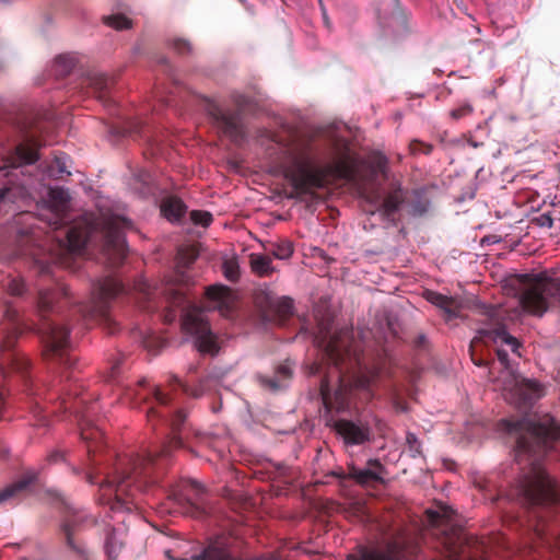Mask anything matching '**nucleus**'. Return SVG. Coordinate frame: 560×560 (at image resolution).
<instances>
[{
  "label": "nucleus",
  "instance_id": "obj_1",
  "mask_svg": "<svg viewBox=\"0 0 560 560\" xmlns=\"http://www.w3.org/2000/svg\"><path fill=\"white\" fill-rule=\"evenodd\" d=\"M330 319L318 320V331L314 337L315 345L324 351L327 360L334 365V373L322 381L320 394L325 405L329 404L332 383H338L336 395H342L349 387L369 389L380 375V369L361 366L359 358L360 345L354 339L351 328L331 331Z\"/></svg>",
  "mask_w": 560,
  "mask_h": 560
},
{
  "label": "nucleus",
  "instance_id": "obj_2",
  "mask_svg": "<svg viewBox=\"0 0 560 560\" xmlns=\"http://www.w3.org/2000/svg\"><path fill=\"white\" fill-rule=\"evenodd\" d=\"M284 177L302 190L323 188L331 180L348 179L352 176L350 158L343 152L335 161L319 165L318 155L311 147H303L290 153L282 166Z\"/></svg>",
  "mask_w": 560,
  "mask_h": 560
},
{
  "label": "nucleus",
  "instance_id": "obj_3",
  "mask_svg": "<svg viewBox=\"0 0 560 560\" xmlns=\"http://www.w3.org/2000/svg\"><path fill=\"white\" fill-rule=\"evenodd\" d=\"M150 462L151 458L149 457H130L120 464L113 479H106L101 483L98 500L101 503L109 505L113 513L110 517L116 525L125 523V517H121V514L130 513L133 509H137V504L127 500L125 495H133L130 493L131 487H136L138 490L142 489L139 479L145 474Z\"/></svg>",
  "mask_w": 560,
  "mask_h": 560
},
{
  "label": "nucleus",
  "instance_id": "obj_4",
  "mask_svg": "<svg viewBox=\"0 0 560 560\" xmlns=\"http://www.w3.org/2000/svg\"><path fill=\"white\" fill-rule=\"evenodd\" d=\"M206 295L208 299L206 310L195 305L187 307L183 316L182 327L184 331L195 338V346L198 351L215 354L219 348L205 313L206 311L217 310L222 316L226 317L232 311L235 298L231 289L222 284L210 285Z\"/></svg>",
  "mask_w": 560,
  "mask_h": 560
},
{
  "label": "nucleus",
  "instance_id": "obj_5",
  "mask_svg": "<svg viewBox=\"0 0 560 560\" xmlns=\"http://www.w3.org/2000/svg\"><path fill=\"white\" fill-rule=\"evenodd\" d=\"M130 225L131 222L120 215L103 217L102 220H96L94 214L85 213L68 229L66 246L69 252L79 254L94 234L101 232L106 247L121 257L126 252L124 230Z\"/></svg>",
  "mask_w": 560,
  "mask_h": 560
},
{
  "label": "nucleus",
  "instance_id": "obj_6",
  "mask_svg": "<svg viewBox=\"0 0 560 560\" xmlns=\"http://www.w3.org/2000/svg\"><path fill=\"white\" fill-rule=\"evenodd\" d=\"M529 472L521 481V493L532 504H549L557 502L559 492L555 480L545 468L535 460Z\"/></svg>",
  "mask_w": 560,
  "mask_h": 560
},
{
  "label": "nucleus",
  "instance_id": "obj_7",
  "mask_svg": "<svg viewBox=\"0 0 560 560\" xmlns=\"http://www.w3.org/2000/svg\"><path fill=\"white\" fill-rule=\"evenodd\" d=\"M71 197L62 187H50L46 196L38 202L37 211L40 220L54 229L68 222L70 218Z\"/></svg>",
  "mask_w": 560,
  "mask_h": 560
},
{
  "label": "nucleus",
  "instance_id": "obj_8",
  "mask_svg": "<svg viewBox=\"0 0 560 560\" xmlns=\"http://www.w3.org/2000/svg\"><path fill=\"white\" fill-rule=\"evenodd\" d=\"M503 423L510 432L526 431L544 448L547 447L549 441L560 438V428L556 424L553 418L548 415L538 420L523 419L516 422L504 420Z\"/></svg>",
  "mask_w": 560,
  "mask_h": 560
},
{
  "label": "nucleus",
  "instance_id": "obj_9",
  "mask_svg": "<svg viewBox=\"0 0 560 560\" xmlns=\"http://www.w3.org/2000/svg\"><path fill=\"white\" fill-rule=\"evenodd\" d=\"M502 394L505 400L522 406L542 397L545 388L536 381L521 380L514 373H509Z\"/></svg>",
  "mask_w": 560,
  "mask_h": 560
},
{
  "label": "nucleus",
  "instance_id": "obj_10",
  "mask_svg": "<svg viewBox=\"0 0 560 560\" xmlns=\"http://www.w3.org/2000/svg\"><path fill=\"white\" fill-rule=\"evenodd\" d=\"M38 331L45 345L46 355L58 358L61 363L68 364L67 350L70 347L68 329L51 322H43Z\"/></svg>",
  "mask_w": 560,
  "mask_h": 560
},
{
  "label": "nucleus",
  "instance_id": "obj_11",
  "mask_svg": "<svg viewBox=\"0 0 560 560\" xmlns=\"http://www.w3.org/2000/svg\"><path fill=\"white\" fill-rule=\"evenodd\" d=\"M555 289V283L536 282L521 294L520 305L528 314L542 316L548 308V296L552 294Z\"/></svg>",
  "mask_w": 560,
  "mask_h": 560
},
{
  "label": "nucleus",
  "instance_id": "obj_12",
  "mask_svg": "<svg viewBox=\"0 0 560 560\" xmlns=\"http://www.w3.org/2000/svg\"><path fill=\"white\" fill-rule=\"evenodd\" d=\"M93 523L94 520L90 517L83 510L67 506V511L61 524V529L67 538L68 546L78 551L79 553H83V547L74 544L73 536L80 533L81 530L88 528Z\"/></svg>",
  "mask_w": 560,
  "mask_h": 560
},
{
  "label": "nucleus",
  "instance_id": "obj_13",
  "mask_svg": "<svg viewBox=\"0 0 560 560\" xmlns=\"http://www.w3.org/2000/svg\"><path fill=\"white\" fill-rule=\"evenodd\" d=\"M478 334L480 338H487L498 346V359L504 369L509 370L511 368L509 362V354L502 347L506 346L513 353H517L520 348V341L517 338L512 336L504 326H499L495 328H481L478 330Z\"/></svg>",
  "mask_w": 560,
  "mask_h": 560
},
{
  "label": "nucleus",
  "instance_id": "obj_14",
  "mask_svg": "<svg viewBox=\"0 0 560 560\" xmlns=\"http://www.w3.org/2000/svg\"><path fill=\"white\" fill-rule=\"evenodd\" d=\"M194 490L196 494L201 491V487L196 482L191 481L184 486L180 490H174L167 498V502L161 506V513H175V514H190L192 503L188 497V492Z\"/></svg>",
  "mask_w": 560,
  "mask_h": 560
},
{
  "label": "nucleus",
  "instance_id": "obj_15",
  "mask_svg": "<svg viewBox=\"0 0 560 560\" xmlns=\"http://www.w3.org/2000/svg\"><path fill=\"white\" fill-rule=\"evenodd\" d=\"M121 290L122 285L116 278L108 277L101 280L94 289L95 301L91 313L104 315L108 302L117 296Z\"/></svg>",
  "mask_w": 560,
  "mask_h": 560
},
{
  "label": "nucleus",
  "instance_id": "obj_16",
  "mask_svg": "<svg viewBox=\"0 0 560 560\" xmlns=\"http://www.w3.org/2000/svg\"><path fill=\"white\" fill-rule=\"evenodd\" d=\"M190 560H236L231 550V540L226 536L211 539L202 553L191 556Z\"/></svg>",
  "mask_w": 560,
  "mask_h": 560
},
{
  "label": "nucleus",
  "instance_id": "obj_17",
  "mask_svg": "<svg viewBox=\"0 0 560 560\" xmlns=\"http://www.w3.org/2000/svg\"><path fill=\"white\" fill-rule=\"evenodd\" d=\"M347 560H409L405 550L397 544L385 549H362L359 556L350 555Z\"/></svg>",
  "mask_w": 560,
  "mask_h": 560
},
{
  "label": "nucleus",
  "instance_id": "obj_18",
  "mask_svg": "<svg viewBox=\"0 0 560 560\" xmlns=\"http://www.w3.org/2000/svg\"><path fill=\"white\" fill-rule=\"evenodd\" d=\"M38 160L36 143H23L15 148L14 153L5 160L0 172L7 168H16L25 164H33Z\"/></svg>",
  "mask_w": 560,
  "mask_h": 560
},
{
  "label": "nucleus",
  "instance_id": "obj_19",
  "mask_svg": "<svg viewBox=\"0 0 560 560\" xmlns=\"http://www.w3.org/2000/svg\"><path fill=\"white\" fill-rule=\"evenodd\" d=\"M336 430L347 444H361L370 435L368 427L347 420L338 421Z\"/></svg>",
  "mask_w": 560,
  "mask_h": 560
},
{
  "label": "nucleus",
  "instance_id": "obj_20",
  "mask_svg": "<svg viewBox=\"0 0 560 560\" xmlns=\"http://www.w3.org/2000/svg\"><path fill=\"white\" fill-rule=\"evenodd\" d=\"M382 475L383 466L377 460H370L366 468L351 466L349 469V476L363 486L382 481Z\"/></svg>",
  "mask_w": 560,
  "mask_h": 560
},
{
  "label": "nucleus",
  "instance_id": "obj_21",
  "mask_svg": "<svg viewBox=\"0 0 560 560\" xmlns=\"http://www.w3.org/2000/svg\"><path fill=\"white\" fill-rule=\"evenodd\" d=\"M218 127L229 137L236 139L240 136V119L238 116L223 110L221 108H213L211 112Z\"/></svg>",
  "mask_w": 560,
  "mask_h": 560
},
{
  "label": "nucleus",
  "instance_id": "obj_22",
  "mask_svg": "<svg viewBox=\"0 0 560 560\" xmlns=\"http://www.w3.org/2000/svg\"><path fill=\"white\" fill-rule=\"evenodd\" d=\"M120 535L121 530L119 527L109 524L105 526L104 549L109 560H116L124 546Z\"/></svg>",
  "mask_w": 560,
  "mask_h": 560
},
{
  "label": "nucleus",
  "instance_id": "obj_23",
  "mask_svg": "<svg viewBox=\"0 0 560 560\" xmlns=\"http://www.w3.org/2000/svg\"><path fill=\"white\" fill-rule=\"evenodd\" d=\"M424 298L428 302L435 305L436 307L441 308L443 313L445 314L446 319H452L456 317V312L453 310L454 306V299L443 295L441 293L434 292V291H427L424 293Z\"/></svg>",
  "mask_w": 560,
  "mask_h": 560
},
{
  "label": "nucleus",
  "instance_id": "obj_24",
  "mask_svg": "<svg viewBox=\"0 0 560 560\" xmlns=\"http://www.w3.org/2000/svg\"><path fill=\"white\" fill-rule=\"evenodd\" d=\"M402 200V191L398 189L389 192L386 197H384V199L381 201H375L374 203L378 212H382L384 215L389 218L399 209Z\"/></svg>",
  "mask_w": 560,
  "mask_h": 560
},
{
  "label": "nucleus",
  "instance_id": "obj_25",
  "mask_svg": "<svg viewBox=\"0 0 560 560\" xmlns=\"http://www.w3.org/2000/svg\"><path fill=\"white\" fill-rule=\"evenodd\" d=\"M186 210L185 205L178 198H167L161 205L162 215L170 222H178Z\"/></svg>",
  "mask_w": 560,
  "mask_h": 560
},
{
  "label": "nucleus",
  "instance_id": "obj_26",
  "mask_svg": "<svg viewBox=\"0 0 560 560\" xmlns=\"http://www.w3.org/2000/svg\"><path fill=\"white\" fill-rule=\"evenodd\" d=\"M428 517L432 525L442 526L452 523L454 511L448 506H441L436 510H428Z\"/></svg>",
  "mask_w": 560,
  "mask_h": 560
},
{
  "label": "nucleus",
  "instance_id": "obj_27",
  "mask_svg": "<svg viewBox=\"0 0 560 560\" xmlns=\"http://www.w3.org/2000/svg\"><path fill=\"white\" fill-rule=\"evenodd\" d=\"M250 266L253 271L261 277L268 276L273 271L271 258L266 255L252 254Z\"/></svg>",
  "mask_w": 560,
  "mask_h": 560
},
{
  "label": "nucleus",
  "instance_id": "obj_28",
  "mask_svg": "<svg viewBox=\"0 0 560 560\" xmlns=\"http://www.w3.org/2000/svg\"><path fill=\"white\" fill-rule=\"evenodd\" d=\"M35 479V475H30L23 478L22 480L0 490V503L5 502L10 498H12L18 491L26 488L30 483H32Z\"/></svg>",
  "mask_w": 560,
  "mask_h": 560
},
{
  "label": "nucleus",
  "instance_id": "obj_29",
  "mask_svg": "<svg viewBox=\"0 0 560 560\" xmlns=\"http://www.w3.org/2000/svg\"><path fill=\"white\" fill-rule=\"evenodd\" d=\"M104 22L105 24L117 31L127 30L131 27V20H129L127 16L122 14H114L106 16L104 18Z\"/></svg>",
  "mask_w": 560,
  "mask_h": 560
},
{
  "label": "nucleus",
  "instance_id": "obj_30",
  "mask_svg": "<svg viewBox=\"0 0 560 560\" xmlns=\"http://www.w3.org/2000/svg\"><path fill=\"white\" fill-rule=\"evenodd\" d=\"M73 65V58L66 55H59L54 60V67L56 68V72L60 75L69 73Z\"/></svg>",
  "mask_w": 560,
  "mask_h": 560
},
{
  "label": "nucleus",
  "instance_id": "obj_31",
  "mask_svg": "<svg viewBox=\"0 0 560 560\" xmlns=\"http://www.w3.org/2000/svg\"><path fill=\"white\" fill-rule=\"evenodd\" d=\"M292 375V368L290 365H281L277 370V376L276 380H269L268 385L270 388L277 390L280 389L283 385L281 384V380L290 378Z\"/></svg>",
  "mask_w": 560,
  "mask_h": 560
},
{
  "label": "nucleus",
  "instance_id": "obj_32",
  "mask_svg": "<svg viewBox=\"0 0 560 560\" xmlns=\"http://www.w3.org/2000/svg\"><path fill=\"white\" fill-rule=\"evenodd\" d=\"M416 196L417 200L412 202L410 212L413 215H422L429 210L431 202L428 198L422 197L419 192H416Z\"/></svg>",
  "mask_w": 560,
  "mask_h": 560
},
{
  "label": "nucleus",
  "instance_id": "obj_33",
  "mask_svg": "<svg viewBox=\"0 0 560 560\" xmlns=\"http://www.w3.org/2000/svg\"><path fill=\"white\" fill-rule=\"evenodd\" d=\"M59 293L54 291H43L39 294L38 307L40 311L52 308V303Z\"/></svg>",
  "mask_w": 560,
  "mask_h": 560
},
{
  "label": "nucleus",
  "instance_id": "obj_34",
  "mask_svg": "<svg viewBox=\"0 0 560 560\" xmlns=\"http://www.w3.org/2000/svg\"><path fill=\"white\" fill-rule=\"evenodd\" d=\"M190 220L196 225H201L203 228H207L212 222V214L208 211H191Z\"/></svg>",
  "mask_w": 560,
  "mask_h": 560
},
{
  "label": "nucleus",
  "instance_id": "obj_35",
  "mask_svg": "<svg viewBox=\"0 0 560 560\" xmlns=\"http://www.w3.org/2000/svg\"><path fill=\"white\" fill-rule=\"evenodd\" d=\"M55 163H56L57 170L56 171H54V170L50 171L49 174L51 176L58 177V176H61L63 174L70 175V172L67 168V166H68V156L66 154L56 155L55 156Z\"/></svg>",
  "mask_w": 560,
  "mask_h": 560
},
{
  "label": "nucleus",
  "instance_id": "obj_36",
  "mask_svg": "<svg viewBox=\"0 0 560 560\" xmlns=\"http://www.w3.org/2000/svg\"><path fill=\"white\" fill-rule=\"evenodd\" d=\"M273 256L278 259L284 260L292 256L293 248L290 243L277 244L272 252Z\"/></svg>",
  "mask_w": 560,
  "mask_h": 560
},
{
  "label": "nucleus",
  "instance_id": "obj_37",
  "mask_svg": "<svg viewBox=\"0 0 560 560\" xmlns=\"http://www.w3.org/2000/svg\"><path fill=\"white\" fill-rule=\"evenodd\" d=\"M530 446L525 436H522L517 441L516 446V460L521 464L526 455H529Z\"/></svg>",
  "mask_w": 560,
  "mask_h": 560
},
{
  "label": "nucleus",
  "instance_id": "obj_38",
  "mask_svg": "<svg viewBox=\"0 0 560 560\" xmlns=\"http://www.w3.org/2000/svg\"><path fill=\"white\" fill-rule=\"evenodd\" d=\"M223 272L229 280L235 281L238 278V267L236 262L234 260L224 261Z\"/></svg>",
  "mask_w": 560,
  "mask_h": 560
},
{
  "label": "nucleus",
  "instance_id": "obj_39",
  "mask_svg": "<svg viewBox=\"0 0 560 560\" xmlns=\"http://www.w3.org/2000/svg\"><path fill=\"white\" fill-rule=\"evenodd\" d=\"M277 308L283 315L291 314L293 312V300L288 296L280 298L277 301Z\"/></svg>",
  "mask_w": 560,
  "mask_h": 560
},
{
  "label": "nucleus",
  "instance_id": "obj_40",
  "mask_svg": "<svg viewBox=\"0 0 560 560\" xmlns=\"http://www.w3.org/2000/svg\"><path fill=\"white\" fill-rule=\"evenodd\" d=\"M8 360L13 365V368L20 372L27 369L30 364L28 360L24 355L16 354L14 357H9Z\"/></svg>",
  "mask_w": 560,
  "mask_h": 560
},
{
  "label": "nucleus",
  "instance_id": "obj_41",
  "mask_svg": "<svg viewBox=\"0 0 560 560\" xmlns=\"http://www.w3.org/2000/svg\"><path fill=\"white\" fill-rule=\"evenodd\" d=\"M8 290L13 295H21L25 291V283L21 279H12L8 284Z\"/></svg>",
  "mask_w": 560,
  "mask_h": 560
},
{
  "label": "nucleus",
  "instance_id": "obj_42",
  "mask_svg": "<svg viewBox=\"0 0 560 560\" xmlns=\"http://www.w3.org/2000/svg\"><path fill=\"white\" fill-rule=\"evenodd\" d=\"M107 84L108 80L103 75L93 78L91 80V85L98 92L104 91L107 88Z\"/></svg>",
  "mask_w": 560,
  "mask_h": 560
},
{
  "label": "nucleus",
  "instance_id": "obj_43",
  "mask_svg": "<svg viewBox=\"0 0 560 560\" xmlns=\"http://www.w3.org/2000/svg\"><path fill=\"white\" fill-rule=\"evenodd\" d=\"M149 393L152 395L154 400H156L160 405L167 404L166 396L156 386L151 387L149 389Z\"/></svg>",
  "mask_w": 560,
  "mask_h": 560
},
{
  "label": "nucleus",
  "instance_id": "obj_44",
  "mask_svg": "<svg viewBox=\"0 0 560 560\" xmlns=\"http://www.w3.org/2000/svg\"><path fill=\"white\" fill-rule=\"evenodd\" d=\"M537 220L540 226L551 228L556 218L553 219L550 214L542 213Z\"/></svg>",
  "mask_w": 560,
  "mask_h": 560
},
{
  "label": "nucleus",
  "instance_id": "obj_45",
  "mask_svg": "<svg viewBox=\"0 0 560 560\" xmlns=\"http://www.w3.org/2000/svg\"><path fill=\"white\" fill-rule=\"evenodd\" d=\"M185 419H186V413L183 410H178L177 413L175 415L173 421H172L173 429L174 430H178L179 425L182 423H184Z\"/></svg>",
  "mask_w": 560,
  "mask_h": 560
},
{
  "label": "nucleus",
  "instance_id": "obj_46",
  "mask_svg": "<svg viewBox=\"0 0 560 560\" xmlns=\"http://www.w3.org/2000/svg\"><path fill=\"white\" fill-rule=\"evenodd\" d=\"M471 112H472V107L467 105V106H464L462 108L452 110L451 115H452V117L457 119V118H460V117H463V116H465L467 114H470Z\"/></svg>",
  "mask_w": 560,
  "mask_h": 560
},
{
  "label": "nucleus",
  "instance_id": "obj_47",
  "mask_svg": "<svg viewBox=\"0 0 560 560\" xmlns=\"http://www.w3.org/2000/svg\"><path fill=\"white\" fill-rule=\"evenodd\" d=\"M81 435H82L83 440H86V441L88 440H95L96 441L97 439L102 438L103 433L100 430H97V429L95 431H92V432H89V431L84 430V431H82Z\"/></svg>",
  "mask_w": 560,
  "mask_h": 560
},
{
  "label": "nucleus",
  "instance_id": "obj_48",
  "mask_svg": "<svg viewBox=\"0 0 560 560\" xmlns=\"http://www.w3.org/2000/svg\"><path fill=\"white\" fill-rule=\"evenodd\" d=\"M175 48L182 54L190 51L189 43L183 39H178L175 42Z\"/></svg>",
  "mask_w": 560,
  "mask_h": 560
},
{
  "label": "nucleus",
  "instance_id": "obj_49",
  "mask_svg": "<svg viewBox=\"0 0 560 560\" xmlns=\"http://www.w3.org/2000/svg\"><path fill=\"white\" fill-rule=\"evenodd\" d=\"M13 346V337H7L4 340V336H0V351L9 350Z\"/></svg>",
  "mask_w": 560,
  "mask_h": 560
},
{
  "label": "nucleus",
  "instance_id": "obj_50",
  "mask_svg": "<svg viewBox=\"0 0 560 560\" xmlns=\"http://www.w3.org/2000/svg\"><path fill=\"white\" fill-rule=\"evenodd\" d=\"M182 387L184 388V390H185L187 394H189V395H191V396H194V397H200V396L202 395V393H203V390H202V389H197V388L195 389V388H190V387H188V386H187V385H185V384H182Z\"/></svg>",
  "mask_w": 560,
  "mask_h": 560
},
{
  "label": "nucleus",
  "instance_id": "obj_51",
  "mask_svg": "<svg viewBox=\"0 0 560 560\" xmlns=\"http://www.w3.org/2000/svg\"><path fill=\"white\" fill-rule=\"evenodd\" d=\"M445 526L451 527L452 529L453 537H451V540H454V537L459 539L460 529L454 524V521H452V523L446 524ZM450 544H453V541H451Z\"/></svg>",
  "mask_w": 560,
  "mask_h": 560
},
{
  "label": "nucleus",
  "instance_id": "obj_52",
  "mask_svg": "<svg viewBox=\"0 0 560 560\" xmlns=\"http://www.w3.org/2000/svg\"><path fill=\"white\" fill-rule=\"evenodd\" d=\"M138 289L143 292L145 295H150L151 294V289H150V284L147 282V281H142L138 284Z\"/></svg>",
  "mask_w": 560,
  "mask_h": 560
},
{
  "label": "nucleus",
  "instance_id": "obj_53",
  "mask_svg": "<svg viewBox=\"0 0 560 560\" xmlns=\"http://www.w3.org/2000/svg\"><path fill=\"white\" fill-rule=\"evenodd\" d=\"M195 258H196V254L194 250H191V254L189 255V257L187 259L184 258L183 253H180V256H179L180 261L186 266L189 265Z\"/></svg>",
  "mask_w": 560,
  "mask_h": 560
},
{
  "label": "nucleus",
  "instance_id": "obj_54",
  "mask_svg": "<svg viewBox=\"0 0 560 560\" xmlns=\"http://www.w3.org/2000/svg\"><path fill=\"white\" fill-rule=\"evenodd\" d=\"M5 316H7L8 320L13 325V322L15 319L14 311L8 310Z\"/></svg>",
  "mask_w": 560,
  "mask_h": 560
},
{
  "label": "nucleus",
  "instance_id": "obj_55",
  "mask_svg": "<svg viewBox=\"0 0 560 560\" xmlns=\"http://www.w3.org/2000/svg\"><path fill=\"white\" fill-rule=\"evenodd\" d=\"M165 556L170 559V560H186L184 558H176V557H173L172 556V550L167 549L165 550Z\"/></svg>",
  "mask_w": 560,
  "mask_h": 560
},
{
  "label": "nucleus",
  "instance_id": "obj_56",
  "mask_svg": "<svg viewBox=\"0 0 560 560\" xmlns=\"http://www.w3.org/2000/svg\"><path fill=\"white\" fill-rule=\"evenodd\" d=\"M407 441L409 444H412V443H417V438L415 434H408L407 435Z\"/></svg>",
  "mask_w": 560,
  "mask_h": 560
},
{
  "label": "nucleus",
  "instance_id": "obj_57",
  "mask_svg": "<svg viewBox=\"0 0 560 560\" xmlns=\"http://www.w3.org/2000/svg\"><path fill=\"white\" fill-rule=\"evenodd\" d=\"M59 458H62V455L58 452L51 455V460L54 462H57Z\"/></svg>",
  "mask_w": 560,
  "mask_h": 560
},
{
  "label": "nucleus",
  "instance_id": "obj_58",
  "mask_svg": "<svg viewBox=\"0 0 560 560\" xmlns=\"http://www.w3.org/2000/svg\"><path fill=\"white\" fill-rule=\"evenodd\" d=\"M61 293H62V295H63L65 298H68V296H69V294H70L67 288H62V289H61Z\"/></svg>",
  "mask_w": 560,
  "mask_h": 560
},
{
  "label": "nucleus",
  "instance_id": "obj_59",
  "mask_svg": "<svg viewBox=\"0 0 560 560\" xmlns=\"http://www.w3.org/2000/svg\"><path fill=\"white\" fill-rule=\"evenodd\" d=\"M86 481L90 482V483H93L94 482V478L91 474H86Z\"/></svg>",
  "mask_w": 560,
  "mask_h": 560
},
{
  "label": "nucleus",
  "instance_id": "obj_60",
  "mask_svg": "<svg viewBox=\"0 0 560 560\" xmlns=\"http://www.w3.org/2000/svg\"><path fill=\"white\" fill-rule=\"evenodd\" d=\"M8 189H1L0 190V202L2 201V199L4 198L5 194H7Z\"/></svg>",
  "mask_w": 560,
  "mask_h": 560
},
{
  "label": "nucleus",
  "instance_id": "obj_61",
  "mask_svg": "<svg viewBox=\"0 0 560 560\" xmlns=\"http://www.w3.org/2000/svg\"><path fill=\"white\" fill-rule=\"evenodd\" d=\"M174 443H175V445H176V446H179V445L182 444L180 440H178V439H176V440L174 441Z\"/></svg>",
  "mask_w": 560,
  "mask_h": 560
},
{
  "label": "nucleus",
  "instance_id": "obj_62",
  "mask_svg": "<svg viewBox=\"0 0 560 560\" xmlns=\"http://www.w3.org/2000/svg\"><path fill=\"white\" fill-rule=\"evenodd\" d=\"M118 369V365H114L113 369H112V374L114 375V373L116 372V370Z\"/></svg>",
  "mask_w": 560,
  "mask_h": 560
},
{
  "label": "nucleus",
  "instance_id": "obj_63",
  "mask_svg": "<svg viewBox=\"0 0 560 560\" xmlns=\"http://www.w3.org/2000/svg\"><path fill=\"white\" fill-rule=\"evenodd\" d=\"M95 450L92 447V445H89V453H94Z\"/></svg>",
  "mask_w": 560,
  "mask_h": 560
},
{
  "label": "nucleus",
  "instance_id": "obj_64",
  "mask_svg": "<svg viewBox=\"0 0 560 560\" xmlns=\"http://www.w3.org/2000/svg\"><path fill=\"white\" fill-rule=\"evenodd\" d=\"M152 412H153V408H149V409L147 410L148 416H150Z\"/></svg>",
  "mask_w": 560,
  "mask_h": 560
}]
</instances>
